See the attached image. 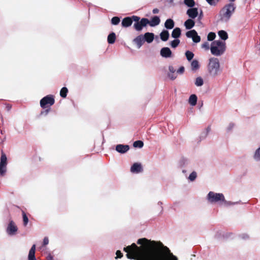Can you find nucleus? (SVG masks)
<instances>
[{"mask_svg": "<svg viewBox=\"0 0 260 260\" xmlns=\"http://www.w3.org/2000/svg\"><path fill=\"white\" fill-rule=\"evenodd\" d=\"M124 248L128 259L136 260H178L170 250L160 241H151L145 238Z\"/></svg>", "mask_w": 260, "mask_h": 260, "instance_id": "f257e3e1", "label": "nucleus"}, {"mask_svg": "<svg viewBox=\"0 0 260 260\" xmlns=\"http://www.w3.org/2000/svg\"><path fill=\"white\" fill-rule=\"evenodd\" d=\"M236 9V5L232 3L224 5L219 12V20L223 22H228Z\"/></svg>", "mask_w": 260, "mask_h": 260, "instance_id": "f03ea898", "label": "nucleus"}, {"mask_svg": "<svg viewBox=\"0 0 260 260\" xmlns=\"http://www.w3.org/2000/svg\"><path fill=\"white\" fill-rule=\"evenodd\" d=\"M225 49V43L219 40L213 41L211 43V52L213 55L219 56L223 53Z\"/></svg>", "mask_w": 260, "mask_h": 260, "instance_id": "7ed1b4c3", "label": "nucleus"}, {"mask_svg": "<svg viewBox=\"0 0 260 260\" xmlns=\"http://www.w3.org/2000/svg\"><path fill=\"white\" fill-rule=\"evenodd\" d=\"M208 71L212 76L215 77L220 72V64L218 58L212 57L209 59Z\"/></svg>", "mask_w": 260, "mask_h": 260, "instance_id": "20e7f679", "label": "nucleus"}, {"mask_svg": "<svg viewBox=\"0 0 260 260\" xmlns=\"http://www.w3.org/2000/svg\"><path fill=\"white\" fill-rule=\"evenodd\" d=\"M133 20L135 22L134 28L138 31H141L144 27L146 26L149 23V20L146 18H143L141 19L140 17L137 16H133Z\"/></svg>", "mask_w": 260, "mask_h": 260, "instance_id": "39448f33", "label": "nucleus"}, {"mask_svg": "<svg viewBox=\"0 0 260 260\" xmlns=\"http://www.w3.org/2000/svg\"><path fill=\"white\" fill-rule=\"evenodd\" d=\"M55 103L54 96L52 94L47 95L43 98L40 102V106L43 109L50 108Z\"/></svg>", "mask_w": 260, "mask_h": 260, "instance_id": "423d86ee", "label": "nucleus"}, {"mask_svg": "<svg viewBox=\"0 0 260 260\" xmlns=\"http://www.w3.org/2000/svg\"><path fill=\"white\" fill-rule=\"evenodd\" d=\"M207 199L209 202L215 203L219 201L225 202V199L223 194L220 193H215L213 191H210L207 195Z\"/></svg>", "mask_w": 260, "mask_h": 260, "instance_id": "0eeeda50", "label": "nucleus"}, {"mask_svg": "<svg viewBox=\"0 0 260 260\" xmlns=\"http://www.w3.org/2000/svg\"><path fill=\"white\" fill-rule=\"evenodd\" d=\"M8 164L7 157L3 150L1 151L0 158V175L4 176L7 172V166Z\"/></svg>", "mask_w": 260, "mask_h": 260, "instance_id": "6e6552de", "label": "nucleus"}, {"mask_svg": "<svg viewBox=\"0 0 260 260\" xmlns=\"http://www.w3.org/2000/svg\"><path fill=\"white\" fill-rule=\"evenodd\" d=\"M186 36L187 38H191L193 42L197 43L201 41V37L198 36L197 32L192 29L186 32Z\"/></svg>", "mask_w": 260, "mask_h": 260, "instance_id": "1a4fd4ad", "label": "nucleus"}, {"mask_svg": "<svg viewBox=\"0 0 260 260\" xmlns=\"http://www.w3.org/2000/svg\"><path fill=\"white\" fill-rule=\"evenodd\" d=\"M18 228L13 220H11L7 228V233L9 235H14L17 232Z\"/></svg>", "mask_w": 260, "mask_h": 260, "instance_id": "9d476101", "label": "nucleus"}, {"mask_svg": "<svg viewBox=\"0 0 260 260\" xmlns=\"http://www.w3.org/2000/svg\"><path fill=\"white\" fill-rule=\"evenodd\" d=\"M186 14L191 19H194L197 17L199 14L198 8H191L187 10Z\"/></svg>", "mask_w": 260, "mask_h": 260, "instance_id": "9b49d317", "label": "nucleus"}, {"mask_svg": "<svg viewBox=\"0 0 260 260\" xmlns=\"http://www.w3.org/2000/svg\"><path fill=\"white\" fill-rule=\"evenodd\" d=\"M133 21V16L132 17H126L122 19L121 25L123 27H127L132 24Z\"/></svg>", "mask_w": 260, "mask_h": 260, "instance_id": "f8f14e48", "label": "nucleus"}, {"mask_svg": "<svg viewBox=\"0 0 260 260\" xmlns=\"http://www.w3.org/2000/svg\"><path fill=\"white\" fill-rule=\"evenodd\" d=\"M160 54L163 57L168 58L172 55V51L168 47H164L160 50Z\"/></svg>", "mask_w": 260, "mask_h": 260, "instance_id": "ddd939ff", "label": "nucleus"}, {"mask_svg": "<svg viewBox=\"0 0 260 260\" xmlns=\"http://www.w3.org/2000/svg\"><path fill=\"white\" fill-rule=\"evenodd\" d=\"M131 171L132 173H138L143 171L142 166L140 164L135 162L131 168Z\"/></svg>", "mask_w": 260, "mask_h": 260, "instance_id": "4468645a", "label": "nucleus"}, {"mask_svg": "<svg viewBox=\"0 0 260 260\" xmlns=\"http://www.w3.org/2000/svg\"><path fill=\"white\" fill-rule=\"evenodd\" d=\"M129 149L127 145L118 144L116 146V150L121 153H124L127 152Z\"/></svg>", "mask_w": 260, "mask_h": 260, "instance_id": "2eb2a0df", "label": "nucleus"}, {"mask_svg": "<svg viewBox=\"0 0 260 260\" xmlns=\"http://www.w3.org/2000/svg\"><path fill=\"white\" fill-rule=\"evenodd\" d=\"M134 43L137 45L138 48H140L145 42L144 38L142 35L137 36L134 40Z\"/></svg>", "mask_w": 260, "mask_h": 260, "instance_id": "dca6fc26", "label": "nucleus"}, {"mask_svg": "<svg viewBox=\"0 0 260 260\" xmlns=\"http://www.w3.org/2000/svg\"><path fill=\"white\" fill-rule=\"evenodd\" d=\"M36 245L34 244L31 247L28 255V260H37L35 257Z\"/></svg>", "mask_w": 260, "mask_h": 260, "instance_id": "f3484780", "label": "nucleus"}, {"mask_svg": "<svg viewBox=\"0 0 260 260\" xmlns=\"http://www.w3.org/2000/svg\"><path fill=\"white\" fill-rule=\"evenodd\" d=\"M160 22V20L159 17L157 16H155L151 18L150 21L149 20V23H148V24L150 26L153 27V26L158 25L159 24Z\"/></svg>", "mask_w": 260, "mask_h": 260, "instance_id": "a211bd4d", "label": "nucleus"}, {"mask_svg": "<svg viewBox=\"0 0 260 260\" xmlns=\"http://www.w3.org/2000/svg\"><path fill=\"white\" fill-rule=\"evenodd\" d=\"M154 37V35L152 32H146L143 36L145 41L148 43H150L153 41Z\"/></svg>", "mask_w": 260, "mask_h": 260, "instance_id": "6ab92c4d", "label": "nucleus"}, {"mask_svg": "<svg viewBox=\"0 0 260 260\" xmlns=\"http://www.w3.org/2000/svg\"><path fill=\"white\" fill-rule=\"evenodd\" d=\"M195 25V22L192 19H188L184 22V26L187 29L192 28Z\"/></svg>", "mask_w": 260, "mask_h": 260, "instance_id": "aec40b11", "label": "nucleus"}, {"mask_svg": "<svg viewBox=\"0 0 260 260\" xmlns=\"http://www.w3.org/2000/svg\"><path fill=\"white\" fill-rule=\"evenodd\" d=\"M175 23L171 19H167L165 23V26L166 28L171 29L174 27Z\"/></svg>", "mask_w": 260, "mask_h": 260, "instance_id": "412c9836", "label": "nucleus"}, {"mask_svg": "<svg viewBox=\"0 0 260 260\" xmlns=\"http://www.w3.org/2000/svg\"><path fill=\"white\" fill-rule=\"evenodd\" d=\"M181 29L179 27L174 28L172 32V37L175 39H177L181 36Z\"/></svg>", "mask_w": 260, "mask_h": 260, "instance_id": "4be33fe9", "label": "nucleus"}, {"mask_svg": "<svg viewBox=\"0 0 260 260\" xmlns=\"http://www.w3.org/2000/svg\"><path fill=\"white\" fill-rule=\"evenodd\" d=\"M116 35L114 32H112L110 33L107 38V41L109 44H114L116 40Z\"/></svg>", "mask_w": 260, "mask_h": 260, "instance_id": "5701e85b", "label": "nucleus"}, {"mask_svg": "<svg viewBox=\"0 0 260 260\" xmlns=\"http://www.w3.org/2000/svg\"><path fill=\"white\" fill-rule=\"evenodd\" d=\"M160 37L162 41H167L169 37V33L168 30H164L160 34Z\"/></svg>", "mask_w": 260, "mask_h": 260, "instance_id": "b1692460", "label": "nucleus"}, {"mask_svg": "<svg viewBox=\"0 0 260 260\" xmlns=\"http://www.w3.org/2000/svg\"><path fill=\"white\" fill-rule=\"evenodd\" d=\"M197 96L195 94H191L189 98V103L192 106H195L197 104Z\"/></svg>", "mask_w": 260, "mask_h": 260, "instance_id": "393cba45", "label": "nucleus"}, {"mask_svg": "<svg viewBox=\"0 0 260 260\" xmlns=\"http://www.w3.org/2000/svg\"><path fill=\"white\" fill-rule=\"evenodd\" d=\"M219 37L223 40H226L228 38L227 32L223 30H220L218 32Z\"/></svg>", "mask_w": 260, "mask_h": 260, "instance_id": "a878e982", "label": "nucleus"}, {"mask_svg": "<svg viewBox=\"0 0 260 260\" xmlns=\"http://www.w3.org/2000/svg\"><path fill=\"white\" fill-rule=\"evenodd\" d=\"M68 92V89L67 87H62L60 91V95L63 98H66Z\"/></svg>", "mask_w": 260, "mask_h": 260, "instance_id": "bb28decb", "label": "nucleus"}, {"mask_svg": "<svg viewBox=\"0 0 260 260\" xmlns=\"http://www.w3.org/2000/svg\"><path fill=\"white\" fill-rule=\"evenodd\" d=\"M184 3L185 5L190 8H193L195 5L194 0H184Z\"/></svg>", "mask_w": 260, "mask_h": 260, "instance_id": "cd10ccee", "label": "nucleus"}, {"mask_svg": "<svg viewBox=\"0 0 260 260\" xmlns=\"http://www.w3.org/2000/svg\"><path fill=\"white\" fill-rule=\"evenodd\" d=\"M22 214L23 218V224L24 226H26L28 222V218L24 211H22Z\"/></svg>", "mask_w": 260, "mask_h": 260, "instance_id": "c85d7f7f", "label": "nucleus"}, {"mask_svg": "<svg viewBox=\"0 0 260 260\" xmlns=\"http://www.w3.org/2000/svg\"><path fill=\"white\" fill-rule=\"evenodd\" d=\"M191 69L193 70H196L199 69V62L197 60H193L191 63Z\"/></svg>", "mask_w": 260, "mask_h": 260, "instance_id": "c756f323", "label": "nucleus"}, {"mask_svg": "<svg viewBox=\"0 0 260 260\" xmlns=\"http://www.w3.org/2000/svg\"><path fill=\"white\" fill-rule=\"evenodd\" d=\"M204 82L203 79L200 77H197L196 80L195 84L197 86H201L203 85Z\"/></svg>", "mask_w": 260, "mask_h": 260, "instance_id": "7c9ffc66", "label": "nucleus"}, {"mask_svg": "<svg viewBox=\"0 0 260 260\" xmlns=\"http://www.w3.org/2000/svg\"><path fill=\"white\" fill-rule=\"evenodd\" d=\"M144 145V143L142 141L138 140L134 142L133 146L135 147L142 148Z\"/></svg>", "mask_w": 260, "mask_h": 260, "instance_id": "2f4dec72", "label": "nucleus"}, {"mask_svg": "<svg viewBox=\"0 0 260 260\" xmlns=\"http://www.w3.org/2000/svg\"><path fill=\"white\" fill-rule=\"evenodd\" d=\"M185 56L187 60L190 61L193 58L194 56V54L190 51H187L185 52Z\"/></svg>", "mask_w": 260, "mask_h": 260, "instance_id": "473e14b6", "label": "nucleus"}, {"mask_svg": "<svg viewBox=\"0 0 260 260\" xmlns=\"http://www.w3.org/2000/svg\"><path fill=\"white\" fill-rule=\"evenodd\" d=\"M120 18L118 17H113L111 19V23L113 25H117L120 22Z\"/></svg>", "mask_w": 260, "mask_h": 260, "instance_id": "72a5a7b5", "label": "nucleus"}, {"mask_svg": "<svg viewBox=\"0 0 260 260\" xmlns=\"http://www.w3.org/2000/svg\"><path fill=\"white\" fill-rule=\"evenodd\" d=\"M180 43V40L176 39L171 42V45L172 48L177 47Z\"/></svg>", "mask_w": 260, "mask_h": 260, "instance_id": "f704fd0d", "label": "nucleus"}, {"mask_svg": "<svg viewBox=\"0 0 260 260\" xmlns=\"http://www.w3.org/2000/svg\"><path fill=\"white\" fill-rule=\"evenodd\" d=\"M207 3L211 6H216L219 0H206Z\"/></svg>", "mask_w": 260, "mask_h": 260, "instance_id": "c9c22d12", "label": "nucleus"}, {"mask_svg": "<svg viewBox=\"0 0 260 260\" xmlns=\"http://www.w3.org/2000/svg\"><path fill=\"white\" fill-rule=\"evenodd\" d=\"M216 37V35L214 32H210L208 34L207 39L208 41H213Z\"/></svg>", "mask_w": 260, "mask_h": 260, "instance_id": "e433bc0d", "label": "nucleus"}, {"mask_svg": "<svg viewBox=\"0 0 260 260\" xmlns=\"http://www.w3.org/2000/svg\"><path fill=\"white\" fill-rule=\"evenodd\" d=\"M197 178V173L196 172H192L189 176L188 179L191 181H194Z\"/></svg>", "mask_w": 260, "mask_h": 260, "instance_id": "4c0bfd02", "label": "nucleus"}, {"mask_svg": "<svg viewBox=\"0 0 260 260\" xmlns=\"http://www.w3.org/2000/svg\"><path fill=\"white\" fill-rule=\"evenodd\" d=\"M50 108H47L45 110L41 111L40 115H44L45 116H46L48 114V113L50 112Z\"/></svg>", "mask_w": 260, "mask_h": 260, "instance_id": "58836bf2", "label": "nucleus"}, {"mask_svg": "<svg viewBox=\"0 0 260 260\" xmlns=\"http://www.w3.org/2000/svg\"><path fill=\"white\" fill-rule=\"evenodd\" d=\"M202 47L206 50H208L209 49V44L208 42H205L202 45Z\"/></svg>", "mask_w": 260, "mask_h": 260, "instance_id": "ea45409f", "label": "nucleus"}, {"mask_svg": "<svg viewBox=\"0 0 260 260\" xmlns=\"http://www.w3.org/2000/svg\"><path fill=\"white\" fill-rule=\"evenodd\" d=\"M116 258H121L123 256V254L120 250H117L116 252Z\"/></svg>", "mask_w": 260, "mask_h": 260, "instance_id": "a19ab883", "label": "nucleus"}, {"mask_svg": "<svg viewBox=\"0 0 260 260\" xmlns=\"http://www.w3.org/2000/svg\"><path fill=\"white\" fill-rule=\"evenodd\" d=\"M49 243V240L47 237H45L43 239V246H46Z\"/></svg>", "mask_w": 260, "mask_h": 260, "instance_id": "79ce46f5", "label": "nucleus"}, {"mask_svg": "<svg viewBox=\"0 0 260 260\" xmlns=\"http://www.w3.org/2000/svg\"><path fill=\"white\" fill-rule=\"evenodd\" d=\"M169 70L170 73H172V74H174L176 71L175 69L174 68V67L173 66H169Z\"/></svg>", "mask_w": 260, "mask_h": 260, "instance_id": "37998d69", "label": "nucleus"}, {"mask_svg": "<svg viewBox=\"0 0 260 260\" xmlns=\"http://www.w3.org/2000/svg\"><path fill=\"white\" fill-rule=\"evenodd\" d=\"M168 76L172 80H174L176 78V76H175L174 74H172V73H169L168 74Z\"/></svg>", "mask_w": 260, "mask_h": 260, "instance_id": "c03bdc74", "label": "nucleus"}, {"mask_svg": "<svg viewBox=\"0 0 260 260\" xmlns=\"http://www.w3.org/2000/svg\"><path fill=\"white\" fill-rule=\"evenodd\" d=\"M184 72V68L182 66L177 71V73L179 74H182Z\"/></svg>", "mask_w": 260, "mask_h": 260, "instance_id": "a18cd8bd", "label": "nucleus"}, {"mask_svg": "<svg viewBox=\"0 0 260 260\" xmlns=\"http://www.w3.org/2000/svg\"><path fill=\"white\" fill-rule=\"evenodd\" d=\"M203 17V12L202 10H201V12L199 14V17H198V20H201Z\"/></svg>", "mask_w": 260, "mask_h": 260, "instance_id": "49530a36", "label": "nucleus"}, {"mask_svg": "<svg viewBox=\"0 0 260 260\" xmlns=\"http://www.w3.org/2000/svg\"><path fill=\"white\" fill-rule=\"evenodd\" d=\"M46 260H53V256L50 254H48L46 257Z\"/></svg>", "mask_w": 260, "mask_h": 260, "instance_id": "de8ad7c7", "label": "nucleus"}, {"mask_svg": "<svg viewBox=\"0 0 260 260\" xmlns=\"http://www.w3.org/2000/svg\"><path fill=\"white\" fill-rule=\"evenodd\" d=\"M152 12L153 14H157L159 12V10L157 8H155L153 10Z\"/></svg>", "mask_w": 260, "mask_h": 260, "instance_id": "09e8293b", "label": "nucleus"}, {"mask_svg": "<svg viewBox=\"0 0 260 260\" xmlns=\"http://www.w3.org/2000/svg\"><path fill=\"white\" fill-rule=\"evenodd\" d=\"M207 132H209L210 131V126H208V127L207 128Z\"/></svg>", "mask_w": 260, "mask_h": 260, "instance_id": "8fccbe9b", "label": "nucleus"}, {"mask_svg": "<svg viewBox=\"0 0 260 260\" xmlns=\"http://www.w3.org/2000/svg\"><path fill=\"white\" fill-rule=\"evenodd\" d=\"M235 0H229V1L231 2H234Z\"/></svg>", "mask_w": 260, "mask_h": 260, "instance_id": "3c124183", "label": "nucleus"}]
</instances>
